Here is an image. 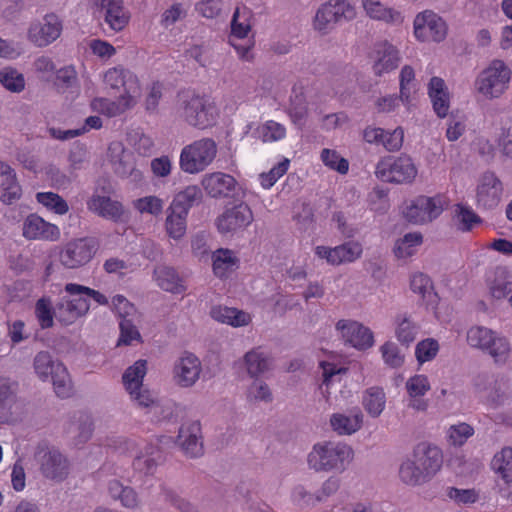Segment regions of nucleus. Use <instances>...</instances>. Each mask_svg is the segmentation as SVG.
<instances>
[{"mask_svg":"<svg viewBox=\"0 0 512 512\" xmlns=\"http://www.w3.org/2000/svg\"><path fill=\"white\" fill-rule=\"evenodd\" d=\"M353 459L352 448L342 442L317 443L307 456L310 469L315 472H342Z\"/></svg>","mask_w":512,"mask_h":512,"instance_id":"nucleus-1","label":"nucleus"},{"mask_svg":"<svg viewBox=\"0 0 512 512\" xmlns=\"http://www.w3.org/2000/svg\"><path fill=\"white\" fill-rule=\"evenodd\" d=\"M176 111L181 119L195 128L205 129L216 121L215 109L209 100L191 90L178 94Z\"/></svg>","mask_w":512,"mask_h":512,"instance_id":"nucleus-2","label":"nucleus"},{"mask_svg":"<svg viewBox=\"0 0 512 512\" xmlns=\"http://www.w3.org/2000/svg\"><path fill=\"white\" fill-rule=\"evenodd\" d=\"M217 155V144L212 138H202L186 145L180 154V168L189 174L205 170Z\"/></svg>","mask_w":512,"mask_h":512,"instance_id":"nucleus-3","label":"nucleus"},{"mask_svg":"<svg viewBox=\"0 0 512 512\" xmlns=\"http://www.w3.org/2000/svg\"><path fill=\"white\" fill-rule=\"evenodd\" d=\"M467 342L471 347L487 352L495 363L504 364L509 358V341L487 327H471L467 331Z\"/></svg>","mask_w":512,"mask_h":512,"instance_id":"nucleus-4","label":"nucleus"},{"mask_svg":"<svg viewBox=\"0 0 512 512\" xmlns=\"http://www.w3.org/2000/svg\"><path fill=\"white\" fill-rule=\"evenodd\" d=\"M511 70L502 61L495 59L475 81L477 91L488 99L500 97L508 88Z\"/></svg>","mask_w":512,"mask_h":512,"instance_id":"nucleus-5","label":"nucleus"},{"mask_svg":"<svg viewBox=\"0 0 512 512\" xmlns=\"http://www.w3.org/2000/svg\"><path fill=\"white\" fill-rule=\"evenodd\" d=\"M99 249L95 237H81L68 241L60 247L59 262L66 269H78L87 265Z\"/></svg>","mask_w":512,"mask_h":512,"instance_id":"nucleus-6","label":"nucleus"},{"mask_svg":"<svg viewBox=\"0 0 512 512\" xmlns=\"http://www.w3.org/2000/svg\"><path fill=\"white\" fill-rule=\"evenodd\" d=\"M354 7L346 0H329L322 4L314 17L313 27L321 35L330 33L342 21L354 19Z\"/></svg>","mask_w":512,"mask_h":512,"instance_id":"nucleus-7","label":"nucleus"},{"mask_svg":"<svg viewBox=\"0 0 512 512\" xmlns=\"http://www.w3.org/2000/svg\"><path fill=\"white\" fill-rule=\"evenodd\" d=\"M375 175L384 182L405 184L411 183L415 179L417 168L407 155L397 158L386 157L377 163Z\"/></svg>","mask_w":512,"mask_h":512,"instance_id":"nucleus-8","label":"nucleus"},{"mask_svg":"<svg viewBox=\"0 0 512 512\" xmlns=\"http://www.w3.org/2000/svg\"><path fill=\"white\" fill-rule=\"evenodd\" d=\"M447 205L444 195L437 194L429 197L421 195L411 201L403 214L407 221L413 224H426L438 218Z\"/></svg>","mask_w":512,"mask_h":512,"instance_id":"nucleus-9","label":"nucleus"},{"mask_svg":"<svg viewBox=\"0 0 512 512\" xmlns=\"http://www.w3.org/2000/svg\"><path fill=\"white\" fill-rule=\"evenodd\" d=\"M35 459L42 475L53 481L61 482L69 474L70 464L65 455L57 448L47 445H39L35 453Z\"/></svg>","mask_w":512,"mask_h":512,"instance_id":"nucleus-10","label":"nucleus"},{"mask_svg":"<svg viewBox=\"0 0 512 512\" xmlns=\"http://www.w3.org/2000/svg\"><path fill=\"white\" fill-rule=\"evenodd\" d=\"M414 36L421 42H442L448 32L445 20L431 10H425L415 16L413 22Z\"/></svg>","mask_w":512,"mask_h":512,"instance_id":"nucleus-11","label":"nucleus"},{"mask_svg":"<svg viewBox=\"0 0 512 512\" xmlns=\"http://www.w3.org/2000/svg\"><path fill=\"white\" fill-rule=\"evenodd\" d=\"M62 23L53 13L45 15L42 20L31 23L28 29V39L37 47H46L54 42L61 34Z\"/></svg>","mask_w":512,"mask_h":512,"instance_id":"nucleus-12","label":"nucleus"},{"mask_svg":"<svg viewBox=\"0 0 512 512\" xmlns=\"http://www.w3.org/2000/svg\"><path fill=\"white\" fill-rule=\"evenodd\" d=\"M253 221V213L246 203H239L225 211L217 218L216 225L220 233H234L245 229Z\"/></svg>","mask_w":512,"mask_h":512,"instance_id":"nucleus-13","label":"nucleus"},{"mask_svg":"<svg viewBox=\"0 0 512 512\" xmlns=\"http://www.w3.org/2000/svg\"><path fill=\"white\" fill-rule=\"evenodd\" d=\"M202 365L199 358L190 352H184L174 363L173 380L183 388L192 387L199 379Z\"/></svg>","mask_w":512,"mask_h":512,"instance_id":"nucleus-14","label":"nucleus"},{"mask_svg":"<svg viewBox=\"0 0 512 512\" xmlns=\"http://www.w3.org/2000/svg\"><path fill=\"white\" fill-rule=\"evenodd\" d=\"M371 59L372 70L378 77L396 69L400 62L399 51L388 41H380L374 45Z\"/></svg>","mask_w":512,"mask_h":512,"instance_id":"nucleus-15","label":"nucleus"},{"mask_svg":"<svg viewBox=\"0 0 512 512\" xmlns=\"http://www.w3.org/2000/svg\"><path fill=\"white\" fill-rule=\"evenodd\" d=\"M430 480L442 465L441 451L428 443H419L409 457Z\"/></svg>","mask_w":512,"mask_h":512,"instance_id":"nucleus-16","label":"nucleus"},{"mask_svg":"<svg viewBox=\"0 0 512 512\" xmlns=\"http://www.w3.org/2000/svg\"><path fill=\"white\" fill-rule=\"evenodd\" d=\"M430 480L442 465L441 451L428 443H419L409 457Z\"/></svg>","mask_w":512,"mask_h":512,"instance_id":"nucleus-17","label":"nucleus"},{"mask_svg":"<svg viewBox=\"0 0 512 512\" xmlns=\"http://www.w3.org/2000/svg\"><path fill=\"white\" fill-rule=\"evenodd\" d=\"M430 480L442 465L441 451L428 443H419L409 457Z\"/></svg>","mask_w":512,"mask_h":512,"instance_id":"nucleus-18","label":"nucleus"},{"mask_svg":"<svg viewBox=\"0 0 512 512\" xmlns=\"http://www.w3.org/2000/svg\"><path fill=\"white\" fill-rule=\"evenodd\" d=\"M336 329L340 332L345 343L358 349H366L373 345L371 330L357 321L339 320Z\"/></svg>","mask_w":512,"mask_h":512,"instance_id":"nucleus-19","label":"nucleus"},{"mask_svg":"<svg viewBox=\"0 0 512 512\" xmlns=\"http://www.w3.org/2000/svg\"><path fill=\"white\" fill-rule=\"evenodd\" d=\"M177 442L187 456L191 458L201 456L203 454V444L200 423L198 421L184 423L179 429Z\"/></svg>","mask_w":512,"mask_h":512,"instance_id":"nucleus-20","label":"nucleus"},{"mask_svg":"<svg viewBox=\"0 0 512 512\" xmlns=\"http://www.w3.org/2000/svg\"><path fill=\"white\" fill-rule=\"evenodd\" d=\"M108 155L113 171L122 178L132 177L138 180L141 172L135 168L133 158L126 152L120 143H112L108 148Z\"/></svg>","mask_w":512,"mask_h":512,"instance_id":"nucleus-21","label":"nucleus"},{"mask_svg":"<svg viewBox=\"0 0 512 512\" xmlns=\"http://www.w3.org/2000/svg\"><path fill=\"white\" fill-rule=\"evenodd\" d=\"M201 184L212 198H224L234 194L237 181L233 176L222 172H214L203 177Z\"/></svg>","mask_w":512,"mask_h":512,"instance_id":"nucleus-22","label":"nucleus"},{"mask_svg":"<svg viewBox=\"0 0 512 512\" xmlns=\"http://www.w3.org/2000/svg\"><path fill=\"white\" fill-rule=\"evenodd\" d=\"M502 183L493 172H486L477 189L478 203L487 209L495 208L501 199Z\"/></svg>","mask_w":512,"mask_h":512,"instance_id":"nucleus-23","label":"nucleus"},{"mask_svg":"<svg viewBox=\"0 0 512 512\" xmlns=\"http://www.w3.org/2000/svg\"><path fill=\"white\" fill-rule=\"evenodd\" d=\"M23 236L29 240L56 241L60 237V230L56 225L46 222L37 215L31 214L23 224Z\"/></svg>","mask_w":512,"mask_h":512,"instance_id":"nucleus-24","label":"nucleus"},{"mask_svg":"<svg viewBox=\"0 0 512 512\" xmlns=\"http://www.w3.org/2000/svg\"><path fill=\"white\" fill-rule=\"evenodd\" d=\"M105 84L111 89H123L122 95H132L138 91L136 76L123 67L109 69L104 75Z\"/></svg>","mask_w":512,"mask_h":512,"instance_id":"nucleus-25","label":"nucleus"},{"mask_svg":"<svg viewBox=\"0 0 512 512\" xmlns=\"http://www.w3.org/2000/svg\"><path fill=\"white\" fill-rule=\"evenodd\" d=\"M87 208L98 216L113 221H118L123 215V206L120 202L100 194H93L90 197Z\"/></svg>","mask_w":512,"mask_h":512,"instance_id":"nucleus-26","label":"nucleus"},{"mask_svg":"<svg viewBox=\"0 0 512 512\" xmlns=\"http://www.w3.org/2000/svg\"><path fill=\"white\" fill-rule=\"evenodd\" d=\"M428 95L436 115L440 118L446 117L450 107V95L445 81L440 77H432L428 83Z\"/></svg>","mask_w":512,"mask_h":512,"instance_id":"nucleus-27","label":"nucleus"},{"mask_svg":"<svg viewBox=\"0 0 512 512\" xmlns=\"http://www.w3.org/2000/svg\"><path fill=\"white\" fill-rule=\"evenodd\" d=\"M363 417L358 408L351 410L349 415L334 413L330 418V425L339 435H351L361 429Z\"/></svg>","mask_w":512,"mask_h":512,"instance_id":"nucleus-28","label":"nucleus"},{"mask_svg":"<svg viewBox=\"0 0 512 512\" xmlns=\"http://www.w3.org/2000/svg\"><path fill=\"white\" fill-rule=\"evenodd\" d=\"M362 6L371 19L392 25H399L403 22L404 18L401 12L385 7L379 0H362Z\"/></svg>","mask_w":512,"mask_h":512,"instance_id":"nucleus-29","label":"nucleus"},{"mask_svg":"<svg viewBox=\"0 0 512 512\" xmlns=\"http://www.w3.org/2000/svg\"><path fill=\"white\" fill-rule=\"evenodd\" d=\"M18 382L0 377V423L7 421L17 400Z\"/></svg>","mask_w":512,"mask_h":512,"instance_id":"nucleus-30","label":"nucleus"},{"mask_svg":"<svg viewBox=\"0 0 512 512\" xmlns=\"http://www.w3.org/2000/svg\"><path fill=\"white\" fill-rule=\"evenodd\" d=\"M104 21L111 30L121 31L128 23L122 0H103Z\"/></svg>","mask_w":512,"mask_h":512,"instance_id":"nucleus-31","label":"nucleus"},{"mask_svg":"<svg viewBox=\"0 0 512 512\" xmlns=\"http://www.w3.org/2000/svg\"><path fill=\"white\" fill-rule=\"evenodd\" d=\"M244 364L248 375L252 378H257L271 369L272 358L258 347L244 355Z\"/></svg>","mask_w":512,"mask_h":512,"instance_id":"nucleus-32","label":"nucleus"},{"mask_svg":"<svg viewBox=\"0 0 512 512\" xmlns=\"http://www.w3.org/2000/svg\"><path fill=\"white\" fill-rule=\"evenodd\" d=\"M91 106L94 110L105 114L108 117H115L124 113L127 109L133 106V96L121 95L115 101L107 98H95L92 101Z\"/></svg>","mask_w":512,"mask_h":512,"instance_id":"nucleus-33","label":"nucleus"},{"mask_svg":"<svg viewBox=\"0 0 512 512\" xmlns=\"http://www.w3.org/2000/svg\"><path fill=\"white\" fill-rule=\"evenodd\" d=\"M107 491L114 500H119L121 505L128 509L139 507L140 500L137 492L130 486H124L119 480L112 479L108 482Z\"/></svg>","mask_w":512,"mask_h":512,"instance_id":"nucleus-34","label":"nucleus"},{"mask_svg":"<svg viewBox=\"0 0 512 512\" xmlns=\"http://www.w3.org/2000/svg\"><path fill=\"white\" fill-rule=\"evenodd\" d=\"M201 200L202 192L200 188L195 185L187 186L175 195L169 206V210H174L184 215H188L190 208L199 204Z\"/></svg>","mask_w":512,"mask_h":512,"instance_id":"nucleus-35","label":"nucleus"},{"mask_svg":"<svg viewBox=\"0 0 512 512\" xmlns=\"http://www.w3.org/2000/svg\"><path fill=\"white\" fill-rule=\"evenodd\" d=\"M161 453L158 447L148 444L145 448L136 454L132 466L135 471L143 474H153L156 470Z\"/></svg>","mask_w":512,"mask_h":512,"instance_id":"nucleus-36","label":"nucleus"},{"mask_svg":"<svg viewBox=\"0 0 512 512\" xmlns=\"http://www.w3.org/2000/svg\"><path fill=\"white\" fill-rule=\"evenodd\" d=\"M210 315L216 321L229 324L234 327L245 326L251 320L248 313L226 306L213 307L210 311Z\"/></svg>","mask_w":512,"mask_h":512,"instance_id":"nucleus-37","label":"nucleus"},{"mask_svg":"<svg viewBox=\"0 0 512 512\" xmlns=\"http://www.w3.org/2000/svg\"><path fill=\"white\" fill-rule=\"evenodd\" d=\"M55 317L63 324L69 325L79 317L85 315L83 302L78 306L70 301V297L63 296L54 307Z\"/></svg>","mask_w":512,"mask_h":512,"instance_id":"nucleus-38","label":"nucleus"},{"mask_svg":"<svg viewBox=\"0 0 512 512\" xmlns=\"http://www.w3.org/2000/svg\"><path fill=\"white\" fill-rule=\"evenodd\" d=\"M362 405L372 418L379 417L386 405L384 390L380 387H370L366 389L362 396Z\"/></svg>","mask_w":512,"mask_h":512,"instance_id":"nucleus-39","label":"nucleus"},{"mask_svg":"<svg viewBox=\"0 0 512 512\" xmlns=\"http://www.w3.org/2000/svg\"><path fill=\"white\" fill-rule=\"evenodd\" d=\"M154 273L159 287L163 290L177 294L185 290L182 279L174 268L163 266L155 269Z\"/></svg>","mask_w":512,"mask_h":512,"instance_id":"nucleus-40","label":"nucleus"},{"mask_svg":"<svg viewBox=\"0 0 512 512\" xmlns=\"http://www.w3.org/2000/svg\"><path fill=\"white\" fill-rule=\"evenodd\" d=\"M212 261L213 272L219 278H223L228 272L233 271L238 263V259L233 251L223 248L213 252Z\"/></svg>","mask_w":512,"mask_h":512,"instance_id":"nucleus-41","label":"nucleus"},{"mask_svg":"<svg viewBox=\"0 0 512 512\" xmlns=\"http://www.w3.org/2000/svg\"><path fill=\"white\" fill-rule=\"evenodd\" d=\"M146 375V361L138 360L128 367L123 376V384L129 394H134L135 389L142 388L143 378Z\"/></svg>","mask_w":512,"mask_h":512,"instance_id":"nucleus-42","label":"nucleus"},{"mask_svg":"<svg viewBox=\"0 0 512 512\" xmlns=\"http://www.w3.org/2000/svg\"><path fill=\"white\" fill-rule=\"evenodd\" d=\"M307 102L302 87L294 86L290 96L289 115L293 123L302 125L307 116Z\"/></svg>","mask_w":512,"mask_h":512,"instance_id":"nucleus-43","label":"nucleus"},{"mask_svg":"<svg viewBox=\"0 0 512 512\" xmlns=\"http://www.w3.org/2000/svg\"><path fill=\"white\" fill-rule=\"evenodd\" d=\"M494 471L501 475L506 483L512 482V447H504L497 452L491 462Z\"/></svg>","mask_w":512,"mask_h":512,"instance_id":"nucleus-44","label":"nucleus"},{"mask_svg":"<svg viewBox=\"0 0 512 512\" xmlns=\"http://www.w3.org/2000/svg\"><path fill=\"white\" fill-rule=\"evenodd\" d=\"M63 365L53 359L47 351H41L34 358V369L36 374L43 381L49 380L56 373V366Z\"/></svg>","mask_w":512,"mask_h":512,"instance_id":"nucleus-45","label":"nucleus"},{"mask_svg":"<svg viewBox=\"0 0 512 512\" xmlns=\"http://www.w3.org/2000/svg\"><path fill=\"white\" fill-rule=\"evenodd\" d=\"M411 290L417 293L427 303H433V299L436 297L434 293L433 283L428 275L423 273H415L411 277L410 281Z\"/></svg>","mask_w":512,"mask_h":512,"instance_id":"nucleus-46","label":"nucleus"},{"mask_svg":"<svg viewBox=\"0 0 512 512\" xmlns=\"http://www.w3.org/2000/svg\"><path fill=\"white\" fill-rule=\"evenodd\" d=\"M186 218L187 215L169 210V208L167 209L165 228L171 238L179 240L185 235L187 228Z\"/></svg>","mask_w":512,"mask_h":512,"instance_id":"nucleus-47","label":"nucleus"},{"mask_svg":"<svg viewBox=\"0 0 512 512\" xmlns=\"http://www.w3.org/2000/svg\"><path fill=\"white\" fill-rule=\"evenodd\" d=\"M362 254V247L359 243L354 241L346 242L334 248L335 258L332 260V265H340L345 262H353L358 259Z\"/></svg>","mask_w":512,"mask_h":512,"instance_id":"nucleus-48","label":"nucleus"},{"mask_svg":"<svg viewBox=\"0 0 512 512\" xmlns=\"http://www.w3.org/2000/svg\"><path fill=\"white\" fill-rule=\"evenodd\" d=\"M56 395L60 398H68L72 394V383L68 371L64 365L56 366V373L49 379Z\"/></svg>","mask_w":512,"mask_h":512,"instance_id":"nucleus-49","label":"nucleus"},{"mask_svg":"<svg viewBox=\"0 0 512 512\" xmlns=\"http://www.w3.org/2000/svg\"><path fill=\"white\" fill-rule=\"evenodd\" d=\"M399 477L402 482L408 485H420L425 483L428 478L422 473L421 469L416 464L407 458L399 468Z\"/></svg>","mask_w":512,"mask_h":512,"instance_id":"nucleus-50","label":"nucleus"},{"mask_svg":"<svg viewBox=\"0 0 512 512\" xmlns=\"http://www.w3.org/2000/svg\"><path fill=\"white\" fill-rule=\"evenodd\" d=\"M22 189L16 179V173L6 176L0 185V200L5 204H12L20 199Z\"/></svg>","mask_w":512,"mask_h":512,"instance_id":"nucleus-51","label":"nucleus"},{"mask_svg":"<svg viewBox=\"0 0 512 512\" xmlns=\"http://www.w3.org/2000/svg\"><path fill=\"white\" fill-rule=\"evenodd\" d=\"M255 134L263 142H274L285 137L286 129L282 124L269 120L258 126Z\"/></svg>","mask_w":512,"mask_h":512,"instance_id":"nucleus-52","label":"nucleus"},{"mask_svg":"<svg viewBox=\"0 0 512 512\" xmlns=\"http://www.w3.org/2000/svg\"><path fill=\"white\" fill-rule=\"evenodd\" d=\"M0 83L9 91L19 93L25 88V79L18 70L6 67L0 70Z\"/></svg>","mask_w":512,"mask_h":512,"instance_id":"nucleus-53","label":"nucleus"},{"mask_svg":"<svg viewBox=\"0 0 512 512\" xmlns=\"http://www.w3.org/2000/svg\"><path fill=\"white\" fill-rule=\"evenodd\" d=\"M37 201L52 210L56 214L64 215L68 212L67 202L60 195L53 192H39L36 194Z\"/></svg>","mask_w":512,"mask_h":512,"instance_id":"nucleus-54","label":"nucleus"},{"mask_svg":"<svg viewBox=\"0 0 512 512\" xmlns=\"http://www.w3.org/2000/svg\"><path fill=\"white\" fill-rule=\"evenodd\" d=\"M474 434V428L467 423L451 425L447 430V438L451 445L462 446Z\"/></svg>","mask_w":512,"mask_h":512,"instance_id":"nucleus-55","label":"nucleus"},{"mask_svg":"<svg viewBox=\"0 0 512 512\" xmlns=\"http://www.w3.org/2000/svg\"><path fill=\"white\" fill-rule=\"evenodd\" d=\"M417 326L406 316H399L397 318V339L405 345L412 343L417 335Z\"/></svg>","mask_w":512,"mask_h":512,"instance_id":"nucleus-56","label":"nucleus"},{"mask_svg":"<svg viewBox=\"0 0 512 512\" xmlns=\"http://www.w3.org/2000/svg\"><path fill=\"white\" fill-rule=\"evenodd\" d=\"M120 337L117 345H130L133 340L141 341V335L135 325V318L119 321Z\"/></svg>","mask_w":512,"mask_h":512,"instance_id":"nucleus-57","label":"nucleus"},{"mask_svg":"<svg viewBox=\"0 0 512 512\" xmlns=\"http://www.w3.org/2000/svg\"><path fill=\"white\" fill-rule=\"evenodd\" d=\"M232 34L238 38H244L250 31L249 12L244 8H236L231 20Z\"/></svg>","mask_w":512,"mask_h":512,"instance_id":"nucleus-58","label":"nucleus"},{"mask_svg":"<svg viewBox=\"0 0 512 512\" xmlns=\"http://www.w3.org/2000/svg\"><path fill=\"white\" fill-rule=\"evenodd\" d=\"M78 83L77 73L73 67H64L56 72L55 86L59 91L76 88Z\"/></svg>","mask_w":512,"mask_h":512,"instance_id":"nucleus-59","label":"nucleus"},{"mask_svg":"<svg viewBox=\"0 0 512 512\" xmlns=\"http://www.w3.org/2000/svg\"><path fill=\"white\" fill-rule=\"evenodd\" d=\"M247 399L250 402L269 403L273 400L272 392L269 386L260 380H255L248 388Z\"/></svg>","mask_w":512,"mask_h":512,"instance_id":"nucleus-60","label":"nucleus"},{"mask_svg":"<svg viewBox=\"0 0 512 512\" xmlns=\"http://www.w3.org/2000/svg\"><path fill=\"white\" fill-rule=\"evenodd\" d=\"M35 313L38 318L40 326L50 328L53 326L54 309H52L49 299L41 298L36 302Z\"/></svg>","mask_w":512,"mask_h":512,"instance_id":"nucleus-61","label":"nucleus"},{"mask_svg":"<svg viewBox=\"0 0 512 512\" xmlns=\"http://www.w3.org/2000/svg\"><path fill=\"white\" fill-rule=\"evenodd\" d=\"M135 208L140 213H148L158 216L163 211V201L156 196H146L136 200Z\"/></svg>","mask_w":512,"mask_h":512,"instance_id":"nucleus-62","label":"nucleus"},{"mask_svg":"<svg viewBox=\"0 0 512 512\" xmlns=\"http://www.w3.org/2000/svg\"><path fill=\"white\" fill-rule=\"evenodd\" d=\"M455 216L460 224L459 228L462 231L471 230L473 224L481 221L480 217L476 215L472 209L460 204L456 205Z\"/></svg>","mask_w":512,"mask_h":512,"instance_id":"nucleus-63","label":"nucleus"},{"mask_svg":"<svg viewBox=\"0 0 512 512\" xmlns=\"http://www.w3.org/2000/svg\"><path fill=\"white\" fill-rule=\"evenodd\" d=\"M439 350L438 342L434 339H426L419 342L415 349L416 358L420 363L432 360Z\"/></svg>","mask_w":512,"mask_h":512,"instance_id":"nucleus-64","label":"nucleus"}]
</instances>
